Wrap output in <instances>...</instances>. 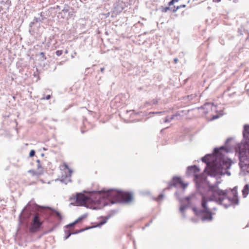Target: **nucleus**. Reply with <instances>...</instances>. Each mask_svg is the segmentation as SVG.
I'll list each match as a JSON object with an SVG mask.
<instances>
[{
  "mask_svg": "<svg viewBox=\"0 0 249 249\" xmlns=\"http://www.w3.org/2000/svg\"><path fill=\"white\" fill-rule=\"evenodd\" d=\"M104 70V68H101V71L102 72H103Z\"/></svg>",
  "mask_w": 249,
  "mask_h": 249,
  "instance_id": "nucleus-25",
  "label": "nucleus"
},
{
  "mask_svg": "<svg viewBox=\"0 0 249 249\" xmlns=\"http://www.w3.org/2000/svg\"><path fill=\"white\" fill-rule=\"evenodd\" d=\"M161 10L162 12L163 13H166L167 12L169 9H170V7H161Z\"/></svg>",
  "mask_w": 249,
  "mask_h": 249,
  "instance_id": "nucleus-15",
  "label": "nucleus"
},
{
  "mask_svg": "<svg viewBox=\"0 0 249 249\" xmlns=\"http://www.w3.org/2000/svg\"><path fill=\"white\" fill-rule=\"evenodd\" d=\"M40 55L41 56V57L43 58L44 60L46 59V57L45 56V53L43 52H41L40 53Z\"/></svg>",
  "mask_w": 249,
  "mask_h": 249,
  "instance_id": "nucleus-18",
  "label": "nucleus"
},
{
  "mask_svg": "<svg viewBox=\"0 0 249 249\" xmlns=\"http://www.w3.org/2000/svg\"><path fill=\"white\" fill-rule=\"evenodd\" d=\"M188 170L190 173L193 174V175L195 177V180L196 182H198L200 181V177L201 176L199 175V173L200 172V169L196 165L189 167Z\"/></svg>",
  "mask_w": 249,
  "mask_h": 249,
  "instance_id": "nucleus-6",
  "label": "nucleus"
},
{
  "mask_svg": "<svg viewBox=\"0 0 249 249\" xmlns=\"http://www.w3.org/2000/svg\"><path fill=\"white\" fill-rule=\"evenodd\" d=\"M53 231V229H51V230H50V231H49V232L52 231Z\"/></svg>",
  "mask_w": 249,
  "mask_h": 249,
  "instance_id": "nucleus-29",
  "label": "nucleus"
},
{
  "mask_svg": "<svg viewBox=\"0 0 249 249\" xmlns=\"http://www.w3.org/2000/svg\"><path fill=\"white\" fill-rule=\"evenodd\" d=\"M179 0H171L170 2H168V5L171 6L173 5L175 3L178 2Z\"/></svg>",
  "mask_w": 249,
  "mask_h": 249,
  "instance_id": "nucleus-16",
  "label": "nucleus"
},
{
  "mask_svg": "<svg viewBox=\"0 0 249 249\" xmlns=\"http://www.w3.org/2000/svg\"><path fill=\"white\" fill-rule=\"evenodd\" d=\"M243 136L245 138L249 139V125H245L244 126V130L243 131Z\"/></svg>",
  "mask_w": 249,
  "mask_h": 249,
  "instance_id": "nucleus-11",
  "label": "nucleus"
},
{
  "mask_svg": "<svg viewBox=\"0 0 249 249\" xmlns=\"http://www.w3.org/2000/svg\"><path fill=\"white\" fill-rule=\"evenodd\" d=\"M202 113L209 117L213 118L216 107L212 103H206L201 107Z\"/></svg>",
  "mask_w": 249,
  "mask_h": 249,
  "instance_id": "nucleus-5",
  "label": "nucleus"
},
{
  "mask_svg": "<svg viewBox=\"0 0 249 249\" xmlns=\"http://www.w3.org/2000/svg\"><path fill=\"white\" fill-rule=\"evenodd\" d=\"M221 0H213V2H219L221 1Z\"/></svg>",
  "mask_w": 249,
  "mask_h": 249,
  "instance_id": "nucleus-23",
  "label": "nucleus"
},
{
  "mask_svg": "<svg viewBox=\"0 0 249 249\" xmlns=\"http://www.w3.org/2000/svg\"><path fill=\"white\" fill-rule=\"evenodd\" d=\"M242 193H243V195L244 196V197H246L247 195L249 194V185L248 184H246L243 190H242Z\"/></svg>",
  "mask_w": 249,
  "mask_h": 249,
  "instance_id": "nucleus-12",
  "label": "nucleus"
},
{
  "mask_svg": "<svg viewBox=\"0 0 249 249\" xmlns=\"http://www.w3.org/2000/svg\"><path fill=\"white\" fill-rule=\"evenodd\" d=\"M35 155V151L34 150H31L29 153V156L32 157Z\"/></svg>",
  "mask_w": 249,
  "mask_h": 249,
  "instance_id": "nucleus-17",
  "label": "nucleus"
},
{
  "mask_svg": "<svg viewBox=\"0 0 249 249\" xmlns=\"http://www.w3.org/2000/svg\"><path fill=\"white\" fill-rule=\"evenodd\" d=\"M193 211H195V212H196V208H193Z\"/></svg>",
  "mask_w": 249,
  "mask_h": 249,
  "instance_id": "nucleus-26",
  "label": "nucleus"
},
{
  "mask_svg": "<svg viewBox=\"0 0 249 249\" xmlns=\"http://www.w3.org/2000/svg\"><path fill=\"white\" fill-rule=\"evenodd\" d=\"M174 61H175V62L176 63H177V61H178V59H177V58H175V59H174Z\"/></svg>",
  "mask_w": 249,
  "mask_h": 249,
  "instance_id": "nucleus-28",
  "label": "nucleus"
},
{
  "mask_svg": "<svg viewBox=\"0 0 249 249\" xmlns=\"http://www.w3.org/2000/svg\"><path fill=\"white\" fill-rule=\"evenodd\" d=\"M185 4H181L179 6H174L173 7L171 8L172 12L173 13H176L178 9H180L182 8H185L186 7Z\"/></svg>",
  "mask_w": 249,
  "mask_h": 249,
  "instance_id": "nucleus-13",
  "label": "nucleus"
},
{
  "mask_svg": "<svg viewBox=\"0 0 249 249\" xmlns=\"http://www.w3.org/2000/svg\"><path fill=\"white\" fill-rule=\"evenodd\" d=\"M60 169L61 171V176H60V180L62 182L67 183L68 182L71 181V177L72 171L69 168L68 165L66 163L60 166Z\"/></svg>",
  "mask_w": 249,
  "mask_h": 249,
  "instance_id": "nucleus-3",
  "label": "nucleus"
},
{
  "mask_svg": "<svg viewBox=\"0 0 249 249\" xmlns=\"http://www.w3.org/2000/svg\"><path fill=\"white\" fill-rule=\"evenodd\" d=\"M62 51H57L56 52V54L57 55V56H60L62 54Z\"/></svg>",
  "mask_w": 249,
  "mask_h": 249,
  "instance_id": "nucleus-19",
  "label": "nucleus"
},
{
  "mask_svg": "<svg viewBox=\"0 0 249 249\" xmlns=\"http://www.w3.org/2000/svg\"><path fill=\"white\" fill-rule=\"evenodd\" d=\"M246 147V145L245 144H241L239 146V153L240 159L241 160H245V157H247V153H249V150L245 151H243L242 149Z\"/></svg>",
  "mask_w": 249,
  "mask_h": 249,
  "instance_id": "nucleus-8",
  "label": "nucleus"
},
{
  "mask_svg": "<svg viewBox=\"0 0 249 249\" xmlns=\"http://www.w3.org/2000/svg\"><path fill=\"white\" fill-rule=\"evenodd\" d=\"M173 183H174V185H176L179 184L183 188H185L187 185V184L184 183L183 182V181L182 180V179L180 178H178V177H174L173 178Z\"/></svg>",
  "mask_w": 249,
  "mask_h": 249,
  "instance_id": "nucleus-10",
  "label": "nucleus"
},
{
  "mask_svg": "<svg viewBox=\"0 0 249 249\" xmlns=\"http://www.w3.org/2000/svg\"><path fill=\"white\" fill-rule=\"evenodd\" d=\"M104 223H105V222H102V223H101L100 224V225H98V226H102V225L103 224H104Z\"/></svg>",
  "mask_w": 249,
  "mask_h": 249,
  "instance_id": "nucleus-27",
  "label": "nucleus"
},
{
  "mask_svg": "<svg viewBox=\"0 0 249 249\" xmlns=\"http://www.w3.org/2000/svg\"><path fill=\"white\" fill-rule=\"evenodd\" d=\"M163 196L162 195H160L159 196V199H162L163 198Z\"/></svg>",
  "mask_w": 249,
  "mask_h": 249,
  "instance_id": "nucleus-24",
  "label": "nucleus"
},
{
  "mask_svg": "<svg viewBox=\"0 0 249 249\" xmlns=\"http://www.w3.org/2000/svg\"><path fill=\"white\" fill-rule=\"evenodd\" d=\"M231 166V162L229 160H222L220 162V168L222 170H227L230 168Z\"/></svg>",
  "mask_w": 249,
  "mask_h": 249,
  "instance_id": "nucleus-9",
  "label": "nucleus"
},
{
  "mask_svg": "<svg viewBox=\"0 0 249 249\" xmlns=\"http://www.w3.org/2000/svg\"><path fill=\"white\" fill-rule=\"evenodd\" d=\"M107 198L112 203H129L132 200V194L130 193L120 191L116 190H110L105 192H100L91 194L88 196L83 194H77L75 196L71 198L74 201L77 206H84L92 209H98L106 204Z\"/></svg>",
  "mask_w": 249,
  "mask_h": 249,
  "instance_id": "nucleus-1",
  "label": "nucleus"
},
{
  "mask_svg": "<svg viewBox=\"0 0 249 249\" xmlns=\"http://www.w3.org/2000/svg\"><path fill=\"white\" fill-rule=\"evenodd\" d=\"M217 199L226 206L231 204H237L238 198L237 187H235L233 189L225 192L220 190L217 186H211L206 196H203L202 197L201 206L203 209L201 212L203 213V220H212L213 210H215V209L212 208L209 203Z\"/></svg>",
  "mask_w": 249,
  "mask_h": 249,
  "instance_id": "nucleus-2",
  "label": "nucleus"
},
{
  "mask_svg": "<svg viewBox=\"0 0 249 249\" xmlns=\"http://www.w3.org/2000/svg\"><path fill=\"white\" fill-rule=\"evenodd\" d=\"M87 216V214H84L80 217H79L78 219H77L75 221H74L71 224H70V226H73L75 225V224L77 223L78 222L81 221L82 220L85 219Z\"/></svg>",
  "mask_w": 249,
  "mask_h": 249,
  "instance_id": "nucleus-14",
  "label": "nucleus"
},
{
  "mask_svg": "<svg viewBox=\"0 0 249 249\" xmlns=\"http://www.w3.org/2000/svg\"><path fill=\"white\" fill-rule=\"evenodd\" d=\"M43 222L41 220L40 214L36 213L34 214L33 219L31 222V226L29 229V231L31 233H36L40 229Z\"/></svg>",
  "mask_w": 249,
  "mask_h": 249,
  "instance_id": "nucleus-4",
  "label": "nucleus"
},
{
  "mask_svg": "<svg viewBox=\"0 0 249 249\" xmlns=\"http://www.w3.org/2000/svg\"><path fill=\"white\" fill-rule=\"evenodd\" d=\"M37 163V169L36 171H30V173H32L34 175L38 176L42 174L44 172V168L42 166V164L41 163L40 160H36Z\"/></svg>",
  "mask_w": 249,
  "mask_h": 249,
  "instance_id": "nucleus-7",
  "label": "nucleus"
},
{
  "mask_svg": "<svg viewBox=\"0 0 249 249\" xmlns=\"http://www.w3.org/2000/svg\"><path fill=\"white\" fill-rule=\"evenodd\" d=\"M51 98V96L50 95H48L46 96V97L44 98L46 100H49Z\"/></svg>",
  "mask_w": 249,
  "mask_h": 249,
  "instance_id": "nucleus-21",
  "label": "nucleus"
},
{
  "mask_svg": "<svg viewBox=\"0 0 249 249\" xmlns=\"http://www.w3.org/2000/svg\"><path fill=\"white\" fill-rule=\"evenodd\" d=\"M56 214L57 216L58 217H59L60 218H61V214H60V213H58V212H56Z\"/></svg>",
  "mask_w": 249,
  "mask_h": 249,
  "instance_id": "nucleus-22",
  "label": "nucleus"
},
{
  "mask_svg": "<svg viewBox=\"0 0 249 249\" xmlns=\"http://www.w3.org/2000/svg\"><path fill=\"white\" fill-rule=\"evenodd\" d=\"M202 161L205 163H207L208 161H207V157L205 156V157H204L203 158H202Z\"/></svg>",
  "mask_w": 249,
  "mask_h": 249,
  "instance_id": "nucleus-20",
  "label": "nucleus"
}]
</instances>
